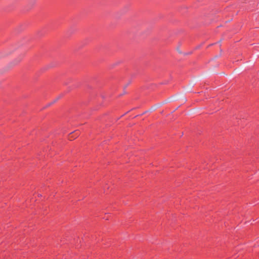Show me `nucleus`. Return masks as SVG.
<instances>
[{"label": "nucleus", "mask_w": 259, "mask_h": 259, "mask_svg": "<svg viewBox=\"0 0 259 259\" xmlns=\"http://www.w3.org/2000/svg\"><path fill=\"white\" fill-rule=\"evenodd\" d=\"M77 136H78V133L76 134V137H77Z\"/></svg>", "instance_id": "f03ea898"}, {"label": "nucleus", "mask_w": 259, "mask_h": 259, "mask_svg": "<svg viewBox=\"0 0 259 259\" xmlns=\"http://www.w3.org/2000/svg\"><path fill=\"white\" fill-rule=\"evenodd\" d=\"M22 60V58L21 57H18V58L14 60L12 62V64L13 65H16L17 64H18Z\"/></svg>", "instance_id": "f257e3e1"}]
</instances>
